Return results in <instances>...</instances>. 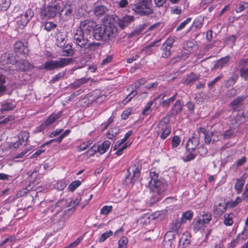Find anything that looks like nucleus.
<instances>
[{
	"label": "nucleus",
	"instance_id": "nucleus-1",
	"mask_svg": "<svg viewBox=\"0 0 248 248\" xmlns=\"http://www.w3.org/2000/svg\"><path fill=\"white\" fill-rule=\"evenodd\" d=\"M112 15H106L102 19V25L96 26L93 30L94 38L97 40L107 41L113 38L116 33V28L113 24Z\"/></svg>",
	"mask_w": 248,
	"mask_h": 248
},
{
	"label": "nucleus",
	"instance_id": "nucleus-2",
	"mask_svg": "<svg viewBox=\"0 0 248 248\" xmlns=\"http://www.w3.org/2000/svg\"><path fill=\"white\" fill-rule=\"evenodd\" d=\"M184 104L182 100H178L173 105L170 111V115H166L163 117L159 122L157 127L160 129L161 133L160 138L164 140L170 133V128L169 127V123L170 122V115L175 116L182 111Z\"/></svg>",
	"mask_w": 248,
	"mask_h": 248
},
{
	"label": "nucleus",
	"instance_id": "nucleus-3",
	"mask_svg": "<svg viewBox=\"0 0 248 248\" xmlns=\"http://www.w3.org/2000/svg\"><path fill=\"white\" fill-rule=\"evenodd\" d=\"M148 186L150 189V203L153 204L161 200L165 196L167 184L163 180L149 181Z\"/></svg>",
	"mask_w": 248,
	"mask_h": 248
},
{
	"label": "nucleus",
	"instance_id": "nucleus-4",
	"mask_svg": "<svg viewBox=\"0 0 248 248\" xmlns=\"http://www.w3.org/2000/svg\"><path fill=\"white\" fill-rule=\"evenodd\" d=\"M72 62V58H61L57 60H49L44 63V68L47 70H53L66 66Z\"/></svg>",
	"mask_w": 248,
	"mask_h": 248
},
{
	"label": "nucleus",
	"instance_id": "nucleus-5",
	"mask_svg": "<svg viewBox=\"0 0 248 248\" xmlns=\"http://www.w3.org/2000/svg\"><path fill=\"white\" fill-rule=\"evenodd\" d=\"M141 166L138 162L131 165L127 169L125 177V183L126 184L133 183L135 180L137 179L140 175V170Z\"/></svg>",
	"mask_w": 248,
	"mask_h": 248
},
{
	"label": "nucleus",
	"instance_id": "nucleus-6",
	"mask_svg": "<svg viewBox=\"0 0 248 248\" xmlns=\"http://www.w3.org/2000/svg\"><path fill=\"white\" fill-rule=\"evenodd\" d=\"M33 16V12L31 9H28L23 12L19 17H17L16 18V30L23 29Z\"/></svg>",
	"mask_w": 248,
	"mask_h": 248
},
{
	"label": "nucleus",
	"instance_id": "nucleus-7",
	"mask_svg": "<svg viewBox=\"0 0 248 248\" xmlns=\"http://www.w3.org/2000/svg\"><path fill=\"white\" fill-rule=\"evenodd\" d=\"M61 10V7L57 4L47 6L42 10L41 16L42 19H47L54 17Z\"/></svg>",
	"mask_w": 248,
	"mask_h": 248
},
{
	"label": "nucleus",
	"instance_id": "nucleus-8",
	"mask_svg": "<svg viewBox=\"0 0 248 248\" xmlns=\"http://www.w3.org/2000/svg\"><path fill=\"white\" fill-rule=\"evenodd\" d=\"M73 38L74 43L78 46V50L79 48L86 46L88 42V36L79 29L74 31Z\"/></svg>",
	"mask_w": 248,
	"mask_h": 248
},
{
	"label": "nucleus",
	"instance_id": "nucleus-9",
	"mask_svg": "<svg viewBox=\"0 0 248 248\" xmlns=\"http://www.w3.org/2000/svg\"><path fill=\"white\" fill-rule=\"evenodd\" d=\"M175 41V39L173 37H169L162 45L161 47V57L163 58H169L171 54V49L173 44Z\"/></svg>",
	"mask_w": 248,
	"mask_h": 248
},
{
	"label": "nucleus",
	"instance_id": "nucleus-10",
	"mask_svg": "<svg viewBox=\"0 0 248 248\" xmlns=\"http://www.w3.org/2000/svg\"><path fill=\"white\" fill-rule=\"evenodd\" d=\"M150 3L140 1L136 7L135 12L141 16H148L153 13V10L150 8Z\"/></svg>",
	"mask_w": 248,
	"mask_h": 248
},
{
	"label": "nucleus",
	"instance_id": "nucleus-11",
	"mask_svg": "<svg viewBox=\"0 0 248 248\" xmlns=\"http://www.w3.org/2000/svg\"><path fill=\"white\" fill-rule=\"evenodd\" d=\"M200 135L198 131L197 133H195L193 136L189 138L186 144V148L187 151H194L200 144Z\"/></svg>",
	"mask_w": 248,
	"mask_h": 248
},
{
	"label": "nucleus",
	"instance_id": "nucleus-12",
	"mask_svg": "<svg viewBox=\"0 0 248 248\" xmlns=\"http://www.w3.org/2000/svg\"><path fill=\"white\" fill-rule=\"evenodd\" d=\"M96 26L93 20L86 19L80 22L79 29L88 36L92 31H93Z\"/></svg>",
	"mask_w": 248,
	"mask_h": 248
},
{
	"label": "nucleus",
	"instance_id": "nucleus-13",
	"mask_svg": "<svg viewBox=\"0 0 248 248\" xmlns=\"http://www.w3.org/2000/svg\"><path fill=\"white\" fill-rule=\"evenodd\" d=\"M70 204H68L66 200H61L58 201L55 204L54 208L56 214L54 216V217H57L58 215H60V217H63L65 215L64 212L62 211L63 208L68 207Z\"/></svg>",
	"mask_w": 248,
	"mask_h": 248
},
{
	"label": "nucleus",
	"instance_id": "nucleus-14",
	"mask_svg": "<svg viewBox=\"0 0 248 248\" xmlns=\"http://www.w3.org/2000/svg\"><path fill=\"white\" fill-rule=\"evenodd\" d=\"M99 45V44L96 43H89L86 46H84L79 48L78 51L81 56L90 55L92 52L94 51L98 48Z\"/></svg>",
	"mask_w": 248,
	"mask_h": 248
},
{
	"label": "nucleus",
	"instance_id": "nucleus-15",
	"mask_svg": "<svg viewBox=\"0 0 248 248\" xmlns=\"http://www.w3.org/2000/svg\"><path fill=\"white\" fill-rule=\"evenodd\" d=\"M110 144L111 143L109 141L106 140L99 146L95 145H93L89 152H91L92 155L97 152H99L100 154H103L107 152Z\"/></svg>",
	"mask_w": 248,
	"mask_h": 248
},
{
	"label": "nucleus",
	"instance_id": "nucleus-16",
	"mask_svg": "<svg viewBox=\"0 0 248 248\" xmlns=\"http://www.w3.org/2000/svg\"><path fill=\"white\" fill-rule=\"evenodd\" d=\"M17 62L13 53L6 52L2 54L0 57V63L4 66L8 64H15Z\"/></svg>",
	"mask_w": 248,
	"mask_h": 248
},
{
	"label": "nucleus",
	"instance_id": "nucleus-17",
	"mask_svg": "<svg viewBox=\"0 0 248 248\" xmlns=\"http://www.w3.org/2000/svg\"><path fill=\"white\" fill-rule=\"evenodd\" d=\"M74 10V6L70 4H66L60 10V16L64 20H67L71 17Z\"/></svg>",
	"mask_w": 248,
	"mask_h": 248
},
{
	"label": "nucleus",
	"instance_id": "nucleus-18",
	"mask_svg": "<svg viewBox=\"0 0 248 248\" xmlns=\"http://www.w3.org/2000/svg\"><path fill=\"white\" fill-rule=\"evenodd\" d=\"M14 50L17 53L23 54L26 56L28 54V49L21 41H17L14 45Z\"/></svg>",
	"mask_w": 248,
	"mask_h": 248
},
{
	"label": "nucleus",
	"instance_id": "nucleus-19",
	"mask_svg": "<svg viewBox=\"0 0 248 248\" xmlns=\"http://www.w3.org/2000/svg\"><path fill=\"white\" fill-rule=\"evenodd\" d=\"M181 224L179 220H175L172 221L170 225V231L167 232V235H171L174 234V232L178 233L181 232Z\"/></svg>",
	"mask_w": 248,
	"mask_h": 248
},
{
	"label": "nucleus",
	"instance_id": "nucleus-20",
	"mask_svg": "<svg viewBox=\"0 0 248 248\" xmlns=\"http://www.w3.org/2000/svg\"><path fill=\"white\" fill-rule=\"evenodd\" d=\"M246 96L243 95L235 98L230 104L231 108L234 111H238L241 108L242 103L245 99Z\"/></svg>",
	"mask_w": 248,
	"mask_h": 248
},
{
	"label": "nucleus",
	"instance_id": "nucleus-21",
	"mask_svg": "<svg viewBox=\"0 0 248 248\" xmlns=\"http://www.w3.org/2000/svg\"><path fill=\"white\" fill-rule=\"evenodd\" d=\"M56 44L59 47L64 46L66 43L67 35L65 32H58L56 35Z\"/></svg>",
	"mask_w": 248,
	"mask_h": 248
},
{
	"label": "nucleus",
	"instance_id": "nucleus-22",
	"mask_svg": "<svg viewBox=\"0 0 248 248\" xmlns=\"http://www.w3.org/2000/svg\"><path fill=\"white\" fill-rule=\"evenodd\" d=\"M108 11V8L105 5L98 4L95 6L93 13L97 17H101L104 15Z\"/></svg>",
	"mask_w": 248,
	"mask_h": 248
},
{
	"label": "nucleus",
	"instance_id": "nucleus-23",
	"mask_svg": "<svg viewBox=\"0 0 248 248\" xmlns=\"http://www.w3.org/2000/svg\"><path fill=\"white\" fill-rule=\"evenodd\" d=\"M200 135L202 133L204 136V142L207 144H209L212 141V137L214 136L213 132H209L205 128L200 127L198 129Z\"/></svg>",
	"mask_w": 248,
	"mask_h": 248
},
{
	"label": "nucleus",
	"instance_id": "nucleus-24",
	"mask_svg": "<svg viewBox=\"0 0 248 248\" xmlns=\"http://www.w3.org/2000/svg\"><path fill=\"white\" fill-rule=\"evenodd\" d=\"M61 116V112L53 113L47 118L43 124L46 126H49L53 124L57 119L60 118Z\"/></svg>",
	"mask_w": 248,
	"mask_h": 248
},
{
	"label": "nucleus",
	"instance_id": "nucleus-25",
	"mask_svg": "<svg viewBox=\"0 0 248 248\" xmlns=\"http://www.w3.org/2000/svg\"><path fill=\"white\" fill-rule=\"evenodd\" d=\"M175 234H172L171 235H166L163 241V246L164 248H171L174 245L175 238Z\"/></svg>",
	"mask_w": 248,
	"mask_h": 248
},
{
	"label": "nucleus",
	"instance_id": "nucleus-26",
	"mask_svg": "<svg viewBox=\"0 0 248 248\" xmlns=\"http://www.w3.org/2000/svg\"><path fill=\"white\" fill-rule=\"evenodd\" d=\"M230 61L229 56L222 57L220 59L214 66V69H221L223 67L226 66L228 65L229 62Z\"/></svg>",
	"mask_w": 248,
	"mask_h": 248
},
{
	"label": "nucleus",
	"instance_id": "nucleus-27",
	"mask_svg": "<svg viewBox=\"0 0 248 248\" xmlns=\"http://www.w3.org/2000/svg\"><path fill=\"white\" fill-rule=\"evenodd\" d=\"M18 66L19 69L22 71H29L33 68V66L26 60L20 61L18 63Z\"/></svg>",
	"mask_w": 248,
	"mask_h": 248
},
{
	"label": "nucleus",
	"instance_id": "nucleus-28",
	"mask_svg": "<svg viewBox=\"0 0 248 248\" xmlns=\"http://www.w3.org/2000/svg\"><path fill=\"white\" fill-rule=\"evenodd\" d=\"M200 76L199 75L192 72L190 74L187 75L184 83L186 85H191L194 82L198 80Z\"/></svg>",
	"mask_w": 248,
	"mask_h": 248
},
{
	"label": "nucleus",
	"instance_id": "nucleus-29",
	"mask_svg": "<svg viewBox=\"0 0 248 248\" xmlns=\"http://www.w3.org/2000/svg\"><path fill=\"white\" fill-rule=\"evenodd\" d=\"M91 96L93 97V100L92 101H95L96 102H101L106 98V95L104 94L100 95V92L99 90H95L93 91L92 93Z\"/></svg>",
	"mask_w": 248,
	"mask_h": 248
},
{
	"label": "nucleus",
	"instance_id": "nucleus-30",
	"mask_svg": "<svg viewBox=\"0 0 248 248\" xmlns=\"http://www.w3.org/2000/svg\"><path fill=\"white\" fill-rule=\"evenodd\" d=\"M227 206L222 205L221 203H219L215 206L214 209V214L217 216H220L226 211Z\"/></svg>",
	"mask_w": 248,
	"mask_h": 248
},
{
	"label": "nucleus",
	"instance_id": "nucleus-31",
	"mask_svg": "<svg viewBox=\"0 0 248 248\" xmlns=\"http://www.w3.org/2000/svg\"><path fill=\"white\" fill-rule=\"evenodd\" d=\"M89 79V78H81L75 81L73 83L70 85V86L71 88L77 89L82 84L87 83Z\"/></svg>",
	"mask_w": 248,
	"mask_h": 248
},
{
	"label": "nucleus",
	"instance_id": "nucleus-32",
	"mask_svg": "<svg viewBox=\"0 0 248 248\" xmlns=\"http://www.w3.org/2000/svg\"><path fill=\"white\" fill-rule=\"evenodd\" d=\"M188 57V54L185 52L181 51L174 56L171 60V62L174 63L182 60H185Z\"/></svg>",
	"mask_w": 248,
	"mask_h": 248
},
{
	"label": "nucleus",
	"instance_id": "nucleus-33",
	"mask_svg": "<svg viewBox=\"0 0 248 248\" xmlns=\"http://www.w3.org/2000/svg\"><path fill=\"white\" fill-rule=\"evenodd\" d=\"M234 217V215L233 213L225 214L224 215V224L228 226L232 225L233 223Z\"/></svg>",
	"mask_w": 248,
	"mask_h": 248
},
{
	"label": "nucleus",
	"instance_id": "nucleus-34",
	"mask_svg": "<svg viewBox=\"0 0 248 248\" xmlns=\"http://www.w3.org/2000/svg\"><path fill=\"white\" fill-rule=\"evenodd\" d=\"M15 107L16 105L12 102H5L1 105L0 111L2 112L4 111H9L15 108Z\"/></svg>",
	"mask_w": 248,
	"mask_h": 248
},
{
	"label": "nucleus",
	"instance_id": "nucleus-35",
	"mask_svg": "<svg viewBox=\"0 0 248 248\" xmlns=\"http://www.w3.org/2000/svg\"><path fill=\"white\" fill-rule=\"evenodd\" d=\"M238 78V76L237 74L232 75L229 78L226 80L225 83V86L227 88H229L233 86Z\"/></svg>",
	"mask_w": 248,
	"mask_h": 248
},
{
	"label": "nucleus",
	"instance_id": "nucleus-36",
	"mask_svg": "<svg viewBox=\"0 0 248 248\" xmlns=\"http://www.w3.org/2000/svg\"><path fill=\"white\" fill-rule=\"evenodd\" d=\"M190 239L191 236L188 232L184 233L180 240V243H182L186 247L189 244Z\"/></svg>",
	"mask_w": 248,
	"mask_h": 248
},
{
	"label": "nucleus",
	"instance_id": "nucleus-37",
	"mask_svg": "<svg viewBox=\"0 0 248 248\" xmlns=\"http://www.w3.org/2000/svg\"><path fill=\"white\" fill-rule=\"evenodd\" d=\"M245 184V181L242 179H237L234 185V188L238 194L240 193Z\"/></svg>",
	"mask_w": 248,
	"mask_h": 248
},
{
	"label": "nucleus",
	"instance_id": "nucleus-38",
	"mask_svg": "<svg viewBox=\"0 0 248 248\" xmlns=\"http://www.w3.org/2000/svg\"><path fill=\"white\" fill-rule=\"evenodd\" d=\"M5 83V77L3 75H0V96H2L6 91V87L4 85Z\"/></svg>",
	"mask_w": 248,
	"mask_h": 248
},
{
	"label": "nucleus",
	"instance_id": "nucleus-39",
	"mask_svg": "<svg viewBox=\"0 0 248 248\" xmlns=\"http://www.w3.org/2000/svg\"><path fill=\"white\" fill-rule=\"evenodd\" d=\"M29 138V133L27 131H23L21 132L18 135V140L23 143L24 142H27Z\"/></svg>",
	"mask_w": 248,
	"mask_h": 248
},
{
	"label": "nucleus",
	"instance_id": "nucleus-40",
	"mask_svg": "<svg viewBox=\"0 0 248 248\" xmlns=\"http://www.w3.org/2000/svg\"><path fill=\"white\" fill-rule=\"evenodd\" d=\"M10 4V0H0V10H7L9 7Z\"/></svg>",
	"mask_w": 248,
	"mask_h": 248
},
{
	"label": "nucleus",
	"instance_id": "nucleus-41",
	"mask_svg": "<svg viewBox=\"0 0 248 248\" xmlns=\"http://www.w3.org/2000/svg\"><path fill=\"white\" fill-rule=\"evenodd\" d=\"M146 26V25L145 24L140 25L138 29H136L135 31L129 34L128 37H132L134 35L141 33L145 29Z\"/></svg>",
	"mask_w": 248,
	"mask_h": 248
},
{
	"label": "nucleus",
	"instance_id": "nucleus-42",
	"mask_svg": "<svg viewBox=\"0 0 248 248\" xmlns=\"http://www.w3.org/2000/svg\"><path fill=\"white\" fill-rule=\"evenodd\" d=\"M159 175V171L156 170L155 168H152L150 170V176L151 180L150 181H153L154 180H159L158 176Z\"/></svg>",
	"mask_w": 248,
	"mask_h": 248
},
{
	"label": "nucleus",
	"instance_id": "nucleus-43",
	"mask_svg": "<svg viewBox=\"0 0 248 248\" xmlns=\"http://www.w3.org/2000/svg\"><path fill=\"white\" fill-rule=\"evenodd\" d=\"M177 95V93H176L172 97H171L165 100H164L161 103L162 107H168L170 106V103H171L174 101Z\"/></svg>",
	"mask_w": 248,
	"mask_h": 248
},
{
	"label": "nucleus",
	"instance_id": "nucleus-44",
	"mask_svg": "<svg viewBox=\"0 0 248 248\" xmlns=\"http://www.w3.org/2000/svg\"><path fill=\"white\" fill-rule=\"evenodd\" d=\"M193 217V212L190 211H187L183 213L182 217V222H185L186 220H190Z\"/></svg>",
	"mask_w": 248,
	"mask_h": 248
},
{
	"label": "nucleus",
	"instance_id": "nucleus-45",
	"mask_svg": "<svg viewBox=\"0 0 248 248\" xmlns=\"http://www.w3.org/2000/svg\"><path fill=\"white\" fill-rule=\"evenodd\" d=\"M81 184V182L79 180H75L72 182L68 186L70 191L73 192Z\"/></svg>",
	"mask_w": 248,
	"mask_h": 248
},
{
	"label": "nucleus",
	"instance_id": "nucleus-46",
	"mask_svg": "<svg viewBox=\"0 0 248 248\" xmlns=\"http://www.w3.org/2000/svg\"><path fill=\"white\" fill-rule=\"evenodd\" d=\"M242 201L241 198L238 197L236 198L235 201L232 202H228L226 203L227 206H229L230 208H233L235 207L238 203Z\"/></svg>",
	"mask_w": 248,
	"mask_h": 248
},
{
	"label": "nucleus",
	"instance_id": "nucleus-47",
	"mask_svg": "<svg viewBox=\"0 0 248 248\" xmlns=\"http://www.w3.org/2000/svg\"><path fill=\"white\" fill-rule=\"evenodd\" d=\"M114 20L113 21H115L118 25V26L121 28L122 29H124V17H122V18H120L119 17L117 16H112Z\"/></svg>",
	"mask_w": 248,
	"mask_h": 248
},
{
	"label": "nucleus",
	"instance_id": "nucleus-48",
	"mask_svg": "<svg viewBox=\"0 0 248 248\" xmlns=\"http://www.w3.org/2000/svg\"><path fill=\"white\" fill-rule=\"evenodd\" d=\"M248 65V59H241L239 62L238 66L240 68V71L241 70H243L247 68L246 67Z\"/></svg>",
	"mask_w": 248,
	"mask_h": 248
},
{
	"label": "nucleus",
	"instance_id": "nucleus-49",
	"mask_svg": "<svg viewBox=\"0 0 248 248\" xmlns=\"http://www.w3.org/2000/svg\"><path fill=\"white\" fill-rule=\"evenodd\" d=\"M112 234V232L111 231L106 232L103 233L99 237V241L100 242H103L105 241L108 237Z\"/></svg>",
	"mask_w": 248,
	"mask_h": 248
},
{
	"label": "nucleus",
	"instance_id": "nucleus-50",
	"mask_svg": "<svg viewBox=\"0 0 248 248\" xmlns=\"http://www.w3.org/2000/svg\"><path fill=\"white\" fill-rule=\"evenodd\" d=\"M45 29L47 31H49L51 30L54 29L57 27V25L52 22H46L45 25Z\"/></svg>",
	"mask_w": 248,
	"mask_h": 248
},
{
	"label": "nucleus",
	"instance_id": "nucleus-51",
	"mask_svg": "<svg viewBox=\"0 0 248 248\" xmlns=\"http://www.w3.org/2000/svg\"><path fill=\"white\" fill-rule=\"evenodd\" d=\"M112 210V206H104L100 211L101 215H107Z\"/></svg>",
	"mask_w": 248,
	"mask_h": 248
},
{
	"label": "nucleus",
	"instance_id": "nucleus-52",
	"mask_svg": "<svg viewBox=\"0 0 248 248\" xmlns=\"http://www.w3.org/2000/svg\"><path fill=\"white\" fill-rule=\"evenodd\" d=\"M191 20V18L188 17L185 21L182 22L177 28L176 31H179L185 27L186 24Z\"/></svg>",
	"mask_w": 248,
	"mask_h": 248
},
{
	"label": "nucleus",
	"instance_id": "nucleus-53",
	"mask_svg": "<svg viewBox=\"0 0 248 248\" xmlns=\"http://www.w3.org/2000/svg\"><path fill=\"white\" fill-rule=\"evenodd\" d=\"M203 20H200L199 18H196L194 20L193 26L195 29H201L202 26Z\"/></svg>",
	"mask_w": 248,
	"mask_h": 248
},
{
	"label": "nucleus",
	"instance_id": "nucleus-54",
	"mask_svg": "<svg viewBox=\"0 0 248 248\" xmlns=\"http://www.w3.org/2000/svg\"><path fill=\"white\" fill-rule=\"evenodd\" d=\"M181 141L180 138L178 136H175L172 139V147L173 148L177 147Z\"/></svg>",
	"mask_w": 248,
	"mask_h": 248
},
{
	"label": "nucleus",
	"instance_id": "nucleus-55",
	"mask_svg": "<svg viewBox=\"0 0 248 248\" xmlns=\"http://www.w3.org/2000/svg\"><path fill=\"white\" fill-rule=\"evenodd\" d=\"M62 56H71L73 55L74 51L72 49V46H69V48H68L67 49H64L62 51Z\"/></svg>",
	"mask_w": 248,
	"mask_h": 248
},
{
	"label": "nucleus",
	"instance_id": "nucleus-56",
	"mask_svg": "<svg viewBox=\"0 0 248 248\" xmlns=\"http://www.w3.org/2000/svg\"><path fill=\"white\" fill-rule=\"evenodd\" d=\"M141 53H144L146 55H150L153 52V49L148 45L145 46L141 50Z\"/></svg>",
	"mask_w": 248,
	"mask_h": 248
},
{
	"label": "nucleus",
	"instance_id": "nucleus-57",
	"mask_svg": "<svg viewBox=\"0 0 248 248\" xmlns=\"http://www.w3.org/2000/svg\"><path fill=\"white\" fill-rule=\"evenodd\" d=\"M208 152V149L203 145H201L198 148V153L200 155L204 156Z\"/></svg>",
	"mask_w": 248,
	"mask_h": 248
},
{
	"label": "nucleus",
	"instance_id": "nucleus-58",
	"mask_svg": "<svg viewBox=\"0 0 248 248\" xmlns=\"http://www.w3.org/2000/svg\"><path fill=\"white\" fill-rule=\"evenodd\" d=\"M146 79L144 78H142L137 80L136 82H135L134 85L135 86V88L138 89L142 85L146 83Z\"/></svg>",
	"mask_w": 248,
	"mask_h": 248
},
{
	"label": "nucleus",
	"instance_id": "nucleus-59",
	"mask_svg": "<svg viewBox=\"0 0 248 248\" xmlns=\"http://www.w3.org/2000/svg\"><path fill=\"white\" fill-rule=\"evenodd\" d=\"M212 219V215L210 213H205L202 216V221L207 224L209 223Z\"/></svg>",
	"mask_w": 248,
	"mask_h": 248
},
{
	"label": "nucleus",
	"instance_id": "nucleus-60",
	"mask_svg": "<svg viewBox=\"0 0 248 248\" xmlns=\"http://www.w3.org/2000/svg\"><path fill=\"white\" fill-rule=\"evenodd\" d=\"M64 74V72H60L58 73L52 78V79L51 80V82H55L58 81L59 80L63 78Z\"/></svg>",
	"mask_w": 248,
	"mask_h": 248
},
{
	"label": "nucleus",
	"instance_id": "nucleus-61",
	"mask_svg": "<svg viewBox=\"0 0 248 248\" xmlns=\"http://www.w3.org/2000/svg\"><path fill=\"white\" fill-rule=\"evenodd\" d=\"M241 77L247 81L248 80V67L240 71Z\"/></svg>",
	"mask_w": 248,
	"mask_h": 248
},
{
	"label": "nucleus",
	"instance_id": "nucleus-62",
	"mask_svg": "<svg viewBox=\"0 0 248 248\" xmlns=\"http://www.w3.org/2000/svg\"><path fill=\"white\" fill-rule=\"evenodd\" d=\"M137 94V91L133 90L131 91L126 97H125V101L126 103L130 101V100Z\"/></svg>",
	"mask_w": 248,
	"mask_h": 248
},
{
	"label": "nucleus",
	"instance_id": "nucleus-63",
	"mask_svg": "<svg viewBox=\"0 0 248 248\" xmlns=\"http://www.w3.org/2000/svg\"><path fill=\"white\" fill-rule=\"evenodd\" d=\"M82 240V238H78L73 242L69 244L65 248H76L78 244L80 243Z\"/></svg>",
	"mask_w": 248,
	"mask_h": 248
},
{
	"label": "nucleus",
	"instance_id": "nucleus-64",
	"mask_svg": "<svg viewBox=\"0 0 248 248\" xmlns=\"http://www.w3.org/2000/svg\"><path fill=\"white\" fill-rule=\"evenodd\" d=\"M194 46V42L192 41H187L184 44V48L188 50L189 48H192Z\"/></svg>",
	"mask_w": 248,
	"mask_h": 248
}]
</instances>
